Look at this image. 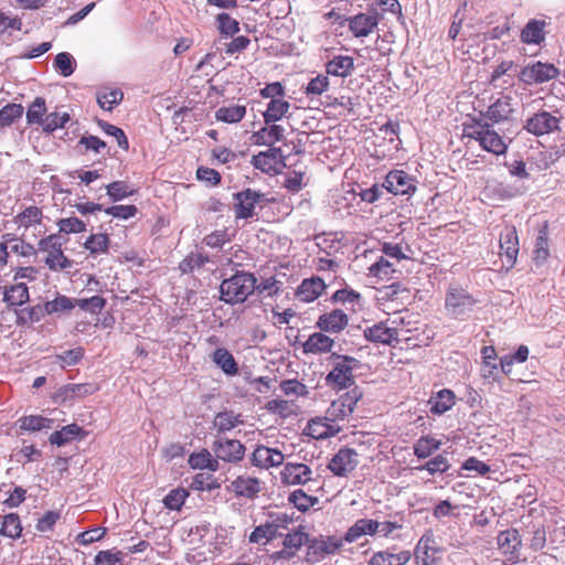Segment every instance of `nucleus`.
I'll use <instances>...</instances> for the list:
<instances>
[{"mask_svg":"<svg viewBox=\"0 0 565 565\" xmlns=\"http://www.w3.org/2000/svg\"><path fill=\"white\" fill-rule=\"evenodd\" d=\"M465 136L475 139L483 150L495 156L507 152L508 145L503 138L483 118L473 119L472 124L467 125L465 127Z\"/></svg>","mask_w":565,"mask_h":565,"instance_id":"1","label":"nucleus"},{"mask_svg":"<svg viewBox=\"0 0 565 565\" xmlns=\"http://www.w3.org/2000/svg\"><path fill=\"white\" fill-rule=\"evenodd\" d=\"M256 278L253 274L239 271L224 279L220 286L221 299L231 305L244 302L256 289Z\"/></svg>","mask_w":565,"mask_h":565,"instance_id":"2","label":"nucleus"},{"mask_svg":"<svg viewBox=\"0 0 565 565\" xmlns=\"http://www.w3.org/2000/svg\"><path fill=\"white\" fill-rule=\"evenodd\" d=\"M333 369L326 376V382L339 390L348 388L354 383L353 370L360 366V362L349 355L333 353Z\"/></svg>","mask_w":565,"mask_h":565,"instance_id":"3","label":"nucleus"},{"mask_svg":"<svg viewBox=\"0 0 565 565\" xmlns=\"http://www.w3.org/2000/svg\"><path fill=\"white\" fill-rule=\"evenodd\" d=\"M476 299L461 287H449L445 297V309L448 316L463 320L475 309Z\"/></svg>","mask_w":565,"mask_h":565,"instance_id":"4","label":"nucleus"},{"mask_svg":"<svg viewBox=\"0 0 565 565\" xmlns=\"http://www.w3.org/2000/svg\"><path fill=\"white\" fill-rule=\"evenodd\" d=\"M62 245L63 242L57 234H51L40 239L38 244L39 250L47 254L44 263L51 270L61 271L73 265V262L64 255Z\"/></svg>","mask_w":565,"mask_h":565,"instance_id":"5","label":"nucleus"},{"mask_svg":"<svg viewBox=\"0 0 565 565\" xmlns=\"http://www.w3.org/2000/svg\"><path fill=\"white\" fill-rule=\"evenodd\" d=\"M362 397V393L358 387H354L338 399L333 401L326 412L327 422H332L334 436L340 431V426L337 425L339 420H343L347 416L352 414L356 403Z\"/></svg>","mask_w":565,"mask_h":565,"instance_id":"6","label":"nucleus"},{"mask_svg":"<svg viewBox=\"0 0 565 565\" xmlns=\"http://www.w3.org/2000/svg\"><path fill=\"white\" fill-rule=\"evenodd\" d=\"M558 75L559 70L553 63L536 61L524 65L518 76L523 84L531 86L547 83Z\"/></svg>","mask_w":565,"mask_h":565,"instance_id":"7","label":"nucleus"},{"mask_svg":"<svg viewBox=\"0 0 565 565\" xmlns=\"http://www.w3.org/2000/svg\"><path fill=\"white\" fill-rule=\"evenodd\" d=\"M212 450L217 461L238 463L244 459L246 448L237 439L216 436L212 444Z\"/></svg>","mask_w":565,"mask_h":565,"instance_id":"8","label":"nucleus"},{"mask_svg":"<svg viewBox=\"0 0 565 565\" xmlns=\"http://www.w3.org/2000/svg\"><path fill=\"white\" fill-rule=\"evenodd\" d=\"M234 213L236 218H252L255 215V206L259 203L269 202L262 192L246 189L234 194Z\"/></svg>","mask_w":565,"mask_h":565,"instance_id":"9","label":"nucleus"},{"mask_svg":"<svg viewBox=\"0 0 565 565\" xmlns=\"http://www.w3.org/2000/svg\"><path fill=\"white\" fill-rule=\"evenodd\" d=\"M343 546L341 536H320L308 544L307 561L318 563L326 556L337 553Z\"/></svg>","mask_w":565,"mask_h":565,"instance_id":"10","label":"nucleus"},{"mask_svg":"<svg viewBox=\"0 0 565 565\" xmlns=\"http://www.w3.org/2000/svg\"><path fill=\"white\" fill-rule=\"evenodd\" d=\"M382 188L395 195H412L417 189V180L403 170H392L385 177Z\"/></svg>","mask_w":565,"mask_h":565,"instance_id":"11","label":"nucleus"},{"mask_svg":"<svg viewBox=\"0 0 565 565\" xmlns=\"http://www.w3.org/2000/svg\"><path fill=\"white\" fill-rule=\"evenodd\" d=\"M359 463V455L352 448H341L330 460L328 468L338 477H345Z\"/></svg>","mask_w":565,"mask_h":565,"instance_id":"12","label":"nucleus"},{"mask_svg":"<svg viewBox=\"0 0 565 565\" xmlns=\"http://www.w3.org/2000/svg\"><path fill=\"white\" fill-rule=\"evenodd\" d=\"M548 22L530 19L520 32V41L525 45L542 46L546 41Z\"/></svg>","mask_w":565,"mask_h":565,"instance_id":"13","label":"nucleus"},{"mask_svg":"<svg viewBox=\"0 0 565 565\" xmlns=\"http://www.w3.org/2000/svg\"><path fill=\"white\" fill-rule=\"evenodd\" d=\"M313 471L305 463L287 462L280 471V480L287 486H302L312 480Z\"/></svg>","mask_w":565,"mask_h":565,"instance_id":"14","label":"nucleus"},{"mask_svg":"<svg viewBox=\"0 0 565 565\" xmlns=\"http://www.w3.org/2000/svg\"><path fill=\"white\" fill-rule=\"evenodd\" d=\"M559 119L548 111H540L526 120L524 128L532 135L543 136L558 129Z\"/></svg>","mask_w":565,"mask_h":565,"instance_id":"15","label":"nucleus"},{"mask_svg":"<svg viewBox=\"0 0 565 565\" xmlns=\"http://www.w3.org/2000/svg\"><path fill=\"white\" fill-rule=\"evenodd\" d=\"M513 110V98L504 95L497 98L480 118L499 124L509 120Z\"/></svg>","mask_w":565,"mask_h":565,"instance_id":"16","label":"nucleus"},{"mask_svg":"<svg viewBox=\"0 0 565 565\" xmlns=\"http://www.w3.org/2000/svg\"><path fill=\"white\" fill-rule=\"evenodd\" d=\"M306 543H308V535L305 532L288 533L284 539V547L273 553L271 558L275 561L290 559Z\"/></svg>","mask_w":565,"mask_h":565,"instance_id":"17","label":"nucleus"},{"mask_svg":"<svg viewBox=\"0 0 565 565\" xmlns=\"http://www.w3.org/2000/svg\"><path fill=\"white\" fill-rule=\"evenodd\" d=\"M501 256L505 257L508 267H513L519 254V238L514 226H507L500 234Z\"/></svg>","mask_w":565,"mask_h":565,"instance_id":"18","label":"nucleus"},{"mask_svg":"<svg viewBox=\"0 0 565 565\" xmlns=\"http://www.w3.org/2000/svg\"><path fill=\"white\" fill-rule=\"evenodd\" d=\"M284 454L267 446H257L252 455V463L262 469L278 467L284 462Z\"/></svg>","mask_w":565,"mask_h":565,"instance_id":"19","label":"nucleus"},{"mask_svg":"<svg viewBox=\"0 0 565 565\" xmlns=\"http://www.w3.org/2000/svg\"><path fill=\"white\" fill-rule=\"evenodd\" d=\"M230 489L237 497L254 499L260 492L262 487L260 481L257 478L250 476H239L231 482Z\"/></svg>","mask_w":565,"mask_h":565,"instance_id":"20","label":"nucleus"},{"mask_svg":"<svg viewBox=\"0 0 565 565\" xmlns=\"http://www.w3.org/2000/svg\"><path fill=\"white\" fill-rule=\"evenodd\" d=\"M497 542L499 550L503 554L510 555L511 559L519 556V550L521 547L522 541L516 529L501 531L497 537Z\"/></svg>","mask_w":565,"mask_h":565,"instance_id":"21","label":"nucleus"},{"mask_svg":"<svg viewBox=\"0 0 565 565\" xmlns=\"http://www.w3.org/2000/svg\"><path fill=\"white\" fill-rule=\"evenodd\" d=\"M211 360L226 376H235L239 372L234 355L225 348L215 349L211 354Z\"/></svg>","mask_w":565,"mask_h":565,"instance_id":"22","label":"nucleus"},{"mask_svg":"<svg viewBox=\"0 0 565 565\" xmlns=\"http://www.w3.org/2000/svg\"><path fill=\"white\" fill-rule=\"evenodd\" d=\"M285 128L280 125L269 124L258 131L254 132L252 140L257 146H273L276 142L284 140Z\"/></svg>","mask_w":565,"mask_h":565,"instance_id":"23","label":"nucleus"},{"mask_svg":"<svg viewBox=\"0 0 565 565\" xmlns=\"http://www.w3.org/2000/svg\"><path fill=\"white\" fill-rule=\"evenodd\" d=\"M348 316L340 309L332 310L319 317L317 326L324 332H340L348 324Z\"/></svg>","mask_w":565,"mask_h":565,"instance_id":"24","label":"nucleus"},{"mask_svg":"<svg viewBox=\"0 0 565 565\" xmlns=\"http://www.w3.org/2000/svg\"><path fill=\"white\" fill-rule=\"evenodd\" d=\"M279 156V148H269L266 151H260L258 154L253 156L252 163L256 169L260 170L262 172L275 173L277 172Z\"/></svg>","mask_w":565,"mask_h":565,"instance_id":"25","label":"nucleus"},{"mask_svg":"<svg viewBox=\"0 0 565 565\" xmlns=\"http://www.w3.org/2000/svg\"><path fill=\"white\" fill-rule=\"evenodd\" d=\"M334 341L322 332H315L302 343L306 354H322L331 352Z\"/></svg>","mask_w":565,"mask_h":565,"instance_id":"26","label":"nucleus"},{"mask_svg":"<svg viewBox=\"0 0 565 565\" xmlns=\"http://www.w3.org/2000/svg\"><path fill=\"white\" fill-rule=\"evenodd\" d=\"M375 527L376 520L359 519L348 529L344 536H341V539L343 540V543H353L364 535H375Z\"/></svg>","mask_w":565,"mask_h":565,"instance_id":"27","label":"nucleus"},{"mask_svg":"<svg viewBox=\"0 0 565 565\" xmlns=\"http://www.w3.org/2000/svg\"><path fill=\"white\" fill-rule=\"evenodd\" d=\"M364 335L369 341L391 344L397 340V331L395 328H390L385 323L380 322L373 324L364 330Z\"/></svg>","mask_w":565,"mask_h":565,"instance_id":"28","label":"nucleus"},{"mask_svg":"<svg viewBox=\"0 0 565 565\" xmlns=\"http://www.w3.org/2000/svg\"><path fill=\"white\" fill-rule=\"evenodd\" d=\"M377 23L376 17L359 13L349 20V29L354 36L363 38L369 35L376 28Z\"/></svg>","mask_w":565,"mask_h":565,"instance_id":"29","label":"nucleus"},{"mask_svg":"<svg viewBox=\"0 0 565 565\" xmlns=\"http://www.w3.org/2000/svg\"><path fill=\"white\" fill-rule=\"evenodd\" d=\"M244 423L241 414L233 411L218 412L212 422L217 434H225Z\"/></svg>","mask_w":565,"mask_h":565,"instance_id":"30","label":"nucleus"},{"mask_svg":"<svg viewBox=\"0 0 565 565\" xmlns=\"http://www.w3.org/2000/svg\"><path fill=\"white\" fill-rule=\"evenodd\" d=\"M409 559L411 553L408 551L398 553L381 551L372 555L369 565H405Z\"/></svg>","mask_w":565,"mask_h":565,"instance_id":"31","label":"nucleus"},{"mask_svg":"<svg viewBox=\"0 0 565 565\" xmlns=\"http://www.w3.org/2000/svg\"><path fill=\"white\" fill-rule=\"evenodd\" d=\"M326 285L321 278L305 279L298 287L297 297L305 302L317 299L324 290Z\"/></svg>","mask_w":565,"mask_h":565,"instance_id":"32","label":"nucleus"},{"mask_svg":"<svg viewBox=\"0 0 565 565\" xmlns=\"http://www.w3.org/2000/svg\"><path fill=\"white\" fill-rule=\"evenodd\" d=\"M30 299L29 288L24 282H17L9 288H6L3 294V301L9 307L22 306Z\"/></svg>","mask_w":565,"mask_h":565,"instance_id":"33","label":"nucleus"},{"mask_svg":"<svg viewBox=\"0 0 565 565\" xmlns=\"http://www.w3.org/2000/svg\"><path fill=\"white\" fill-rule=\"evenodd\" d=\"M326 68L330 75L347 77L354 68V61L351 56L338 55L327 63Z\"/></svg>","mask_w":565,"mask_h":565,"instance_id":"34","label":"nucleus"},{"mask_svg":"<svg viewBox=\"0 0 565 565\" xmlns=\"http://www.w3.org/2000/svg\"><path fill=\"white\" fill-rule=\"evenodd\" d=\"M290 109V104L284 98L270 99L267 104V108L264 111V121L266 125L275 124L285 117Z\"/></svg>","mask_w":565,"mask_h":565,"instance_id":"35","label":"nucleus"},{"mask_svg":"<svg viewBox=\"0 0 565 565\" xmlns=\"http://www.w3.org/2000/svg\"><path fill=\"white\" fill-rule=\"evenodd\" d=\"M430 413L441 415L455 405V394L450 390H441L429 399Z\"/></svg>","mask_w":565,"mask_h":565,"instance_id":"36","label":"nucleus"},{"mask_svg":"<svg viewBox=\"0 0 565 565\" xmlns=\"http://www.w3.org/2000/svg\"><path fill=\"white\" fill-rule=\"evenodd\" d=\"M189 465L193 469H207L213 472L217 471L220 467L216 457L214 458L207 449L192 454L189 458Z\"/></svg>","mask_w":565,"mask_h":565,"instance_id":"37","label":"nucleus"},{"mask_svg":"<svg viewBox=\"0 0 565 565\" xmlns=\"http://www.w3.org/2000/svg\"><path fill=\"white\" fill-rule=\"evenodd\" d=\"M18 424L21 430L40 431L51 429L53 427V419L40 415H30L21 417Z\"/></svg>","mask_w":565,"mask_h":565,"instance_id":"38","label":"nucleus"},{"mask_svg":"<svg viewBox=\"0 0 565 565\" xmlns=\"http://www.w3.org/2000/svg\"><path fill=\"white\" fill-rule=\"evenodd\" d=\"M482 355V366H481V376L483 379H495L498 373V366L493 361L497 358V352L493 347H483L481 350Z\"/></svg>","mask_w":565,"mask_h":565,"instance_id":"39","label":"nucleus"},{"mask_svg":"<svg viewBox=\"0 0 565 565\" xmlns=\"http://www.w3.org/2000/svg\"><path fill=\"white\" fill-rule=\"evenodd\" d=\"M95 391L96 386L90 383L68 384L60 390V396L66 401L75 397L92 395Z\"/></svg>","mask_w":565,"mask_h":565,"instance_id":"40","label":"nucleus"},{"mask_svg":"<svg viewBox=\"0 0 565 565\" xmlns=\"http://www.w3.org/2000/svg\"><path fill=\"white\" fill-rule=\"evenodd\" d=\"M82 431V428L76 424L64 426L61 430L54 431L50 436V443L58 447L74 440Z\"/></svg>","mask_w":565,"mask_h":565,"instance_id":"41","label":"nucleus"},{"mask_svg":"<svg viewBox=\"0 0 565 565\" xmlns=\"http://www.w3.org/2000/svg\"><path fill=\"white\" fill-rule=\"evenodd\" d=\"M246 114L245 106L231 105L227 107H221L216 110L215 117L220 121L234 124L241 121Z\"/></svg>","mask_w":565,"mask_h":565,"instance_id":"42","label":"nucleus"},{"mask_svg":"<svg viewBox=\"0 0 565 565\" xmlns=\"http://www.w3.org/2000/svg\"><path fill=\"white\" fill-rule=\"evenodd\" d=\"M441 443L434 437L423 436L414 445V454L420 458H428L434 451L438 450Z\"/></svg>","mask_w":565,"mask_h":565,"instance_id":"43","label":"nucleus"},{"mask_svg":"<svg viewBox=\"0 0 565 565\" xmlns=\"http://www.w3.org/2000/svg\"><path fill=\"white\" fill-rule=\"evenodd\" d=\"M22 532V526L20 522V518L15 513H9L3 516L0 534L10 539L20 537Z\"/></svg>","mask_w":565,"mask_h":565,"instance_id":"44","label":"nucleus"},{"mask_svg":"<svg viewBox=\"0 0 565 565\" xmlns=\"http://www.w3.org/2000/svg\"><path fill=\"white\" fill-rule=\"evenodd\" d=\"M277 536H282V533L276 532V527H273L270 522H267L266 524H262L254 529L249 535V542L265 544Z\"/></svg>","mask_w":565,"mask_h":565,"instance_id":"45","label":"nucleus"},{"mask_svg":"<svg viewBox=\"0 0 565 565\" xmlns=\"http://www.w3.org/2000/svg\"><path fill=\"white\" fill-rule=\"evenodd\" d=\"M404 526L403 518H394L386 521H376L375 535L382 537H396L395 532Z\"/></svg>","mask_w":565,"mask_h":565,"instance_id":"46","label":"nucleus"},{"mask_svg":"<svg viewBox=\"0 0 565 565\" xmlns=\"http://www.w3.org/2000/svg\"><path fill=\"white\" fill-rule=\"evenodd\" d=\"M84 247L90 254H105L108 252L109 238L107 234L98 233L90 235L84 243Z\"/></svg>","mask_w":565,"mask_h":565,"instance_id":"47","label":"nucleus"},{"mask_svg":"<svg viewBox=\"0 0 565 565\" xmlns=\"http://www.w3.org/2000/svg\"><path fill=\"white\" fill-rule=\"evenodd\" d=\"M289 502L299 511H307L318 503V498L307 494L303 490L298 489L289 494Z\"/></svg>","mask_w":565,"mask_h":565,"instance_id":"48","label":"nucleus"},{"mask_svg":"<svg viewBox=\"0 0 565 565\" xmlns=\"http://www.w3.org/2000/svg\"><path fill=\"white\" fill-rule=\"evenodd\" d=\"M326 420L327 419L324 418H316L310 420L307 427L309 435L317 439L327 438L334 435L333 424H327Z\"/></svg>","mask_w":565,"mask_h":565,"instance_id":"49","label":"nucleus"},{"mask_svg":"<svg viewBox=\"0 0 565 565\" xmlns=\"http://www.w3.org/2000/svg\"><path fill=\"white\" fill-rule=\"evenodd\" d=\"M70 119L68 113H51L44 117L41 126L45 132H53L58 128H63Z\"/></svg>","mask_w":565,"mask_h":565,"instance_id":"50","label":"nucleus"},{"mask_svg":"<svg viewBox=\"0 0 565 565\" xmlns=\"http://www.w3.org/2000/svg\"><path fill=\"white\" fill-rule=\"evenodd\" d=\"M23 115V107L20 104H8L0 109V126H11Z\"/></svg>","mask_w":565,"mask_h":565,"instance_id":"51","label":"nucleus"},{"mask_svg":"<svg viewBox=\"0 0 565 565\" xmlns=\"http://www.w3.org/2000/svg\"><path fill=\"white\" fill-rule=\"evenodd\" d=\"M46 113L45 100L42 97H36L34 102L30 105L26 111V120L29 124H38L41 125L44 120V115Z\"/></svg>","mask_w":565,"mask_h":565,"instance_id":"52","label":"nucleus"},{"mask_svg":"<svg viewBox=\"0 0 565 565\" xmlns=\"http://www.w3.org/2000/svg\"><path fill=\"white\" fill-rule=\"evenodd\" d=\"M54 68L64 77L71 76L75 71V60L67 52L58 53L54 60Z\"/></svg>","mask_w":565,"mask_h":565,"instance_id":"53","label":"nucleus"},{"mask_svg":"<svg viewBox=\"0 0 565 565\" xmlns=\"http://www.w3.org/2000/svg\"><path fill=\"white\" fill-rule=\"evenodd\" d=\"M75 307V302L72 298L66 296H58L51 301H46L44 305V311L47 315L63 312L71 310Z\"/></svg>","mask_w":565,"mask_h":565,"instance_id":"54","label":"nucleus"},{"mask_svg":"<svg viewBox=\"0 0 565 565\" xmlns=\"http://www.w3.org/2000/svg\"><path fill=\"white\" fill-rule=\"evenodd\" d=\"M217 29L224 36H233L239 31V23L227 13H220L216 17Z\"/></svg>","mask_w":565,"mask_h":565,"instance_id":"55","label":"nucleus"},{"mask_svg":"<svg viewBox=\"0 0 565 565\" xmlns=\"http://www.w3.org/2000/svg\"><path fill=\"white\" fill-rule=\"evenodd\" d=\"M107 194L113 201H121L128 196H131L135 193V190L131 189L124 181H115L106 186Z\"/></svg>","mask_w":565,"mask_h":565,"instance_id":"56","label":"nucleus"},{"mask_svg":"<svg viewBox=\"0 0 565 565\" xmlns=\"http://www.w3.org/2000/svg\"><path fill=\"white\" fill-rule=\"evenodd\" d=\"M189 492L183 488L171 490L163 499L164 505L170 510H180L188 498Z\"/></svg>","mask_w":565,"mask_h":565,"instance_id":"57","label":"nucleus"},{"mask_svg":"<svg viewBox=\"0 0 565 565\" xmlns=\"http://www.w3.org/2000/svg\"><path fill=\"white\" fill-rule=\"evenodd\" d=\"M124 98V94L120 89H113L103 94H99L97 97L98 105L106 110H111L116 105H118Z\"/></svg>","mask_w":565,"mask_h":565,"instance_id":"58","label":"nucleus"},{"mask_svg":"<svg viewBox=\"0 0 565 565\" xmlns=\"http://www.w3.org/2000/svg\"><path fill=\"white\" fill-rule=\"evenodd\" d=\"M415 551H426L429 554H438L439 546L431 530H427L416 544Z\"/></svg>","mask_w":565,"mask_h":565,"instance_id":"59","label":"nucleus"},{"mask_svg":"<svg viewBox=\"0 0 565 565\" xmlns=\"http://www.w3.org/2000/svg\"><path fill=\"white\" fill-rule=\"evenodd\" d=\"M84 356V349L78 347L57 354L55 359L62 367L76 365Z\"/></svg>","mask_w":565,"mask_h":565,"instance_id":"60","label":"nucleus"},{"mask_svg":"<svg viewBox=\"0 0 565 565\" xmlns=\"http://www.w3.org/2000/svg\"><path fill=\"white\" fill-rule=\"evenodd\" d=\"M450 465L448 462V459L443 456L438 455L430 460H428L425 465L418 467L419 470H427L430 475H435L437 472H446L449 469Z\"/></svg>","mask_w":565,"mask_h":565,"instance_id":"61","label":"nucleus"},{"mask_svg":"<svg viewBox=\"0 0 565 565\" xmlns=\"http://www.w3.org/2000/svg\"><path fill=\"white\" fill-rule=\"evenodd\" d=\"M370 274L380 279L388 278L395 269L393 265L385 258L381 257L376 263L370 267Z\"/></svg>","mask_w":565,"mask_h":565,"instance_id":"62","label":"nucleus"},{"mask_svg":"<svg viewBox=\"0 0 565 565\" xmlns=\"http://www.w3.org/2000/svg\"><path fill=\"white\" fill-rule=\"evenodd\" d=\"M104 212L119 220H128L137 214L138 209L135 205H113Z\"/></svg>","mask_w":565,"mask_h":565,"instance_id":"63","label":"nucleus"},{"mask_svg":"<svg viewBox=\"0 0 565 565\" xmlns=\"http://www.w3.org/2000/svg\"><path fill=\"white\" fill-rule=\"evenodd\" d=\"M60 231L66 234L82 233L86 230L85 223L78 217H67L58 221Z\"/></svg>","mask_w":565,"mask_h":565,"instance_id":"64","label":"nucleus"}]
</instances>
